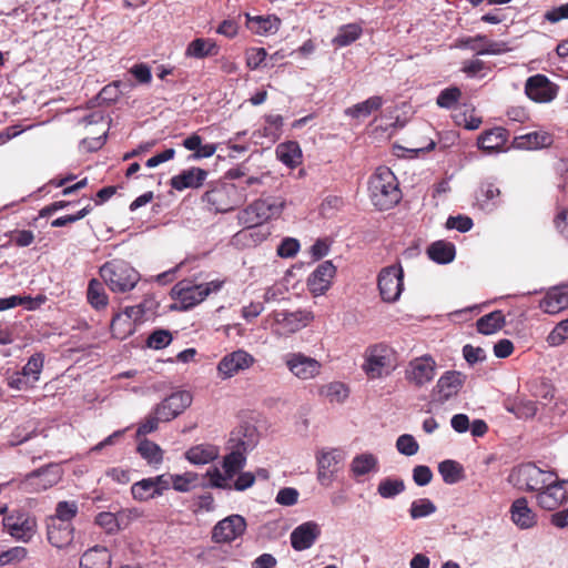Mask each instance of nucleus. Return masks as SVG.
I'll list each match as a JSON object with an SVG mask.
<instances>
[{"mask_svg":"<svg viewBox=\"0 0 568 568\" xmlns=\"http://www.w3.org/2000/svg\"><path fill=\"white\" fill-rule=\"evenodd\" d=\"M525 93L538 103H548L557 95V87L544 74H535L526 81Z\"/></svg>","mask_w":568,"mask_h":568,"instance_id":"obj_21","label":"nucleus"},{"mask_svg":"<svg viewBox=\"0 0 568 568\" xmlns=\"http://www.w3.org/2000/svg\"><path fill=\"white\" fill-rule=\"evenodd\" d=\"M41 436L45 439L43 432H38V423L34 419L26 420L18 425L9 435L8 444L10 446H19L30 439Z\"/></svg>","mask_w":568,"mask_h":568,"instance_id":"obj_29","label":"nucleus"},{"mask_svg":"<svg viewBox=\"0 0 568 568\" xmlns=\"http://www.w3.org/2000/svg\"><path fill=\"white\" fill-rule=\"evenodd\" d=\"M397 367V353L384 343L368 346L364 353L362 371L369 379L389 376Z\"/></svg>","mask_w":568,"mask_h":568,"instance_id":"obj_2","label":"nucleus"},{"mask_svg":"<svg viewBox=\"0 0 568 568\" xmlns=\"http://www.w3.org/2000/svg\"><path fill=\"white\" fill-rule=\"evenodd\" d=\"M276 156L283 164L294 169L301 163L302 151L297 142L290 141L276 146Z\"/></svg>","mask_w":568,"mask_h":568,"instance_id":"obj_35","label":"nucleus"},{"mask_svg":"<svg viewBox=\"0 0 568 568\" xmlns=\"http://www.w3.org/2000/svg\"><path fill=\"white\" fill-rule=\"evenodd\" d=\"M267 176V173H263L261 175H246L244 180L240 181L236 186L239 192L245 194L247 196V191L255 193L258 187L264 184V179Z\"/></svg>","mask_w":568,"mask_h":568,"instance_id":"obj_58","label":"nucleus"},{"mask_svg":"<svg viewBox=\"0 0 568 568\" xmlns=\"http://www.w3.org/2000/svg\"><path fill=\"white\" fill-rule=\"evenodd\" d=\"M224 282L214 280L196 284L191 280H182L172 288L173 297L180 303V308L187 311L202 303L211 293L219 292Z\"/></svg>","mask_w":568,"mask_h":568,"instance_id":"obj_7","label":"nucleus"},{"mask_svg":"<svg viewBox=\"0 0 568 568\" xmlns=\"http://www.w3.org/2000/svg\"><path fill=\"white\" fill-rule=\"evenodd\" d=\"M28 555L27 548L14 546L0 552V566H7L22 561Z\"/></svg>","mask_w":568,"mask_h":568,"instance_id":"obj_56","label":"nucleus"},{"mask_svg":"<svg viewBox=\"0 0 568 568\" xmlns=\"http://www.w3.org/2000/svg\"><path fill=\"white\" fill-rule=\"evenodd\" d=\"M567 500L568 481L558 480L557 475L555 480H550V483L537 494L538 505L546 510H554Z\"/></svg>","mask_w":568,"mask_h":568,"instance_id":"obj_18","label":"nucleus"},{"mask_svg":"<svg viewBox=\"0 0 568 568\" xmlns=\"http://www.w3.org/2000/svg\"><path fill=\"white\" fill-rule=\"evenodd\" d=\"M138 453L150 466L158 468L163 462L162 448L149 439H142L138 444Z\"/></svg>","mask_w":568,"mask_h":568,"instance_id":"obj_37","label":"nucleus"},{"mask_svg":"<svg viewBox=\"0 0 568 568\" xmlns=\"http://www.w3.org/2000/svg\"><path fill=\"white\" fill-rule=\"evenodd\" d=\"M473 225V220L466 215L449 216L446 221L447 229L457 230L462 233L468 232Z\"/></svg>","mask_w":568,"mask_h":568,"instance_id":"obj_63","label":"nucleus"},{"mask_svg":"<svg viewBox=\"0 0 568 568\" xmlns=\"http://www.w3.org/2000/svg\"><path fill=\"white\" fill-rule=\"evenodd\" d=\"M100 276L115 293L132 291L140 281L139 272L123 260H112L100 267Z\"/></svg>","mask_w":568,"mask_h":568,"instance_id":"obj_4","label":"nucleus"},{"mask_svg":"<svg viewBox=\"0 0 568 568\" xmlns=\"http://www.w3.org/2000/svg\"><path fill=\"white\" fill-rule=\"evenodd\" d=\"M368 193L373 205L379 211L394 207L402 199L397 178L387 166H378L372 174Z\"/></svg>","mask_w":568,"mask_h":568,"instance_id":"obj_1","label":"nucleus"},{"mask_svg":"<svg viewBox=\"0 0 568 568\" xmlns=\"http://www.w3.org/2000/svg\"><path fill=\"white\" fill-rule=\"evenodd\" d=\"M209 477V484L213 488H221L231 490L232 489V479L233 477H229V474L225 471L222 473L217 468L209 469L206 473Z\"/></svg>","mask_w":568,"mask_h":568,"instance_id":"obj_55","label":"nucleus"},{"mask_svg":"<svg viewBox=\"0 0 568 568\" xmlns=\"http://www.w3.org/2000/svg\"><path fill=\"white\" fill-rule=\"evenodd\" d=\"M427 255L437 264H448L455 258V245L446 241H436L427 248Z\"/></svg>","mask_w":568,"mask_h":568,"instance_id":"obj_34","label":"nucleus"},{"mask_svg":"<svg viewBox=\"0 0 568 568\" xmlns=\"http://www.w3.org/2000/svg\"><path fill=\"white\" fill-rule=\"evenodd\" d=\"M556 473L544 470L532 463L518 466L511 474L517 478V485L528 491H540L550 480L556 479Z\"/></svg>","mask_w":568,"mask_h":568,"instance_id":"obj_11","label":"nucleus"},{"mask_svg":"<svg viewBox=\"0 0 568 568\" xmlns=\"http://www.w3.org/2000/svg\"><path fill=\"white\" fill-rule=\"evenodd\" d=\"M192 404V395L187 390H180L164 398L155 408L163 422H170L182 414Z\"/></svg>","mask_w":568,"mask_h":568,"instance_id":"obj_20","label":"nucleus"},{"mask_svg":"<svg viewBox=\"0 0 568 568\" xmlns=\"http://www.w3.org/2000/svg\"><path fill=\"white\" fill-rule=\"evenodd\" d=\"M209 211L227 213L246 201V195L239 192L236 184L213 182L201 197Z\"/></svg>","mask_w":568,"mask_h":568,"instance_id":"obj_3","label":"nucleus"},{"mask_svg":"<svg viewBox=\"0 0 568 568\" xmlns=\"http://www.w3.org/2000/svg\"><path fill=\"white\" fill-rule=\"evenodd\" d=\"M44 356L41 353L33 354L22 367V374L34 384L39 381L43 369Z\"/></svg>","mask_w":568,"mask_h":568,"instance_id":"obj_49","label":"nucleus"},{"mask_svg":"<svg viewBox=\"0 0 568 568\" xmlns=\"http://www.w3.org/2000/svg\"><path fill=\"white\" fill-rule=\"evenodd\" d=\"M349 469L355 478L377 473L379 469L378 457L367 452L358 454L352 459Z\"/></svg>","mask_w":568,"mask_h":568,"instance_id":"obj_31","label":"nucleus"},{"mask_svg":"<svg viewBox=\"0 0 568 568\" xmlns=\"http://www.w3.org/2000/svg\"><path fill=\"white\" fill-rule=\"evenodd\" d=\"M438 473L444 483L448 485L457 484L464 478V467L453 459H446L439 463Z\"/></svg>","mask_w":568,"mask_h":568,"instance_id":"obj_41","label":"nucleus"},{"mask_svg":"<svg viewBox=\"0 0 568 568\" xmlns=\"http://www.w3.org/2000/svg\"><path fill=\"white\" fill-rule=\"evenodd\" d=\"M172 342V334L168 329H156L146 339L150 348L162 349Z\"/></svg>","mask_w":568,"mask_h":568,"instance_id":"obj_57","label":"nucleus"},{"mask_svg":"<svg viewBox=\"0 0 568 568\" xmlns=\"http://www.w3.org/2000/svg\"><path fill=\"white\" fill-rule=\"evenodd\" d=\"M298 490L293 487L281 488L275 497V501L282 506H293L298 500Z\"/></svg>","mask_w":568,"mask_h":568,"instance_id":"obj_64","label":"nucleus"},{"mask_svg":"<svg viewBox=\"0 0 568 568\" xmlns=\"http://www.w3.org/2000/svg\"><path fill=\"white\" fill-rule=\"evenodd\" d=\"M321 536V527L316 521H305L295 527L291 535V546L296 551L310 549Z\"/></svg>","mask_w":568,"mask_h":568,"instance_id":"obj_22","label":"nucleus"},{"mask_svg":"<svg viewBox=\"0 0 568 568\" xmlns=\"http://www.w3.org/2000/svg\"><path fill=\"white\" fill-rule=\"evenodd\" d=\"M287 371L300 381H310L320 376L323 365L316 358L302 352H290L283 355Z\"/></svg>","mask_w":568,"mask_h":568,"instance_id":"obj_10","label":"nucleus"},{"mask_svg":"<svg viewBox=\"0 0 568 568\" xmlns=\"http://www.w3.org/2000/svg\"><path fill=\"white\" fill-rule=\"evenodd\" d=\"M539 307L550 315L568 308V283L549 288L539 302Z\"/></svg>","mask_w":568,"mask_h":568,"instance_id":"obj_25","label":"nucleus"},{"mask_svg":"<svg viewBox=\"0 0 568 568\" xmlns=\"http://www.w3.org/2000/svg\"><path fill=\"white\" fill-rule=\"evenodd\" d=\"M436 510V505L429 498H419L412 501L408 513L412 519L417 520L435 514Z\"/></svg>","mask_w":568,"mask_h":568,"instance_id":"obj_46","label":"nucleus"},{"mask_svg":"<svg viewBox=\"0 0 568 568\" xmlns=\"http://www.w3.org/2000/svg\"><path fill=\"white\" fill-rule=\"evenodd\" d=\"M42 303V298L38 302L31 296L11 295L8 297L0 298V312L14 308L19 305H24L27 310H34Z\"/></svg>","mask_w":568,"mask_h":568,"instance_id":"obj_47","label":"nucleus"},{"mask_svg":"<svg viewBox=\"0 0 568 568\" xmlns=\"http://www.w3.org/2000/svg\"><path fill=\"white\" fill-rule=\"evenodd\" d=\"M548 140L549 138L545 134H540L538 132H529L527 134L517 136L515 139V143L517 148L538 149L546 145Z\"/></svg>","mask_w":568,"mask_h":568,"instance_id":"obj_52","label":"nucleus"},{"mask_svg":"<svg viewBox=\"0 0 568 568\" xmlns=\"http://www.w3.org/2000/svg\"><path fill=\"white\" fill-rule=\"evenodd\" d=\"M217 53V47L211 39L196 38L191 41L186 48L185 54L187 57L203 59L209 55Z\"/></svg>","mask_w":568,"mask_h":568,"instance_id":"obj_38","label":"nucleus"},{"mask_svg":"<svg viewBox=\"0 0 568 568\" xmlns=\"http://www.w3.org/2000/svg\"><path fill=\"white\" fill-rule=\"evenodd\" d=\"M511 520L520 529H529L537 523L535 513L526 498L516 499L510 507Z\"/></svg>","mask_w":568,"mask_h":568,"instance_id":"obj_28","label":"nucleus"},{"mask_svg":"<svg viewBox=\"0 0 568 568\" xmlns=\"http://www.w3.org/2000/svg\"><path fill=\"white\" fill-rule=\"evenodd\" d=\"M466 376L457 371L445 372L437 381L433 389V397L435 400L444 404L450 398L455 397L462 389Z\"/></svg>","mask_w":568,"mask_h":568,"instance_id":"obj_19","label":"nucleus"},{"mask_svg":"<svg viewBox=\"0 0 568 568\" xmlns=\"http://www.w3.org/2000/svg\"><path fill=\"white\" fill-rule=\"evenodd\" d=\"M209 176V172L204 169L191 166L182 170L179 174L170 179V185L175 191H184L185 189H200Z\"/></svg>","mask_w":568,"mask_h":568,"instance_id":"obj_24","label":"nucleus"},{"mask_svg":"<svg viewBox=\"0 0 568 568\" xmlns=\"http://www.w3.org/2000/svg\"><path fill=\"white\" fill-rule=\"evenodd\" d=\"M250 21L255 26V32L262 36L274 34L281 27V19L274 14L253 17Z\"/></svg>","mask_w":568,"mask_h":568,"instance_id":"obj_44","label":"nucleus"},{"mask_svg":"<svg viewBox=\"0 0 568 568\" xmlns=\"http://www.w3.org/2000/svg\"><path fill=\"white\" fill-rule=\"evenodd\" d=\"M111 555L105 547L95 546L88 549L80 559V568H110Z\"/></svg>","mask_w":568,"mask_h":568,"instance_id":"obj_30","label":"nucleus"},{"mask_svg":"<svg viewBox=\"0 0 568 568\" xmlns=\"http://www.w3.org/2000/svg\"><path fill=\"white\" fill-rule=\"evenodd\" d=\"M229 445L231 452L223 458V470L229 477H234L246 464V453L256 445L254 429L232 432Z\"/></svg>","mask_w":568,"mask_h":568,"instance_id":"obj_5","label":"nucleus"},{"mask_svg":"<svg viewBox=\"0 0 568 568\" xmlns=\"http://www.w3.org/2000/svg\"><path fill=\"white\" fill-rule=\"evenodd\" d=\"M219 456V449L214 445L201 444L185 452V458L194 465H205Z\"/></svg>","mask_w":568,"mask_h":568,"instance_id":"obj_33","label":"nucleus"},{"mask_svg":"<svg viewBox=\"0 0 568 568\" xmlns=\"http://www.w3.org/2000/svg\"><path fill=\"white\" fill-rule=\"evenodd\" d=\"M267 318L273 321L272 329L280 336H286L304 328L310 321L312 315L306 311H274Z\"/></svg>","mask_w":568,"mask_h":568,"instance_id":"obj_12","label":"nucleus"},{"mask_svg":"<svg viewBox=\"0 0 568 568\" xmlns=\"http://www.w3.org/2000/svg\"><path fill=\"white\" fill-rule=\"evenodd\" d=\"M163 422L160 415L155 413V408L141 422L136 429V436H145L155 432L159 427V423Z\"/></svg>","mask_w":568,"mask_h":568,"instance_id":"obj_60","label":"nucleus"},{"mask_svg":"<svg viewBox=\"0 0 568 568\" xmlns=\"http://www.w3.org/2000/svg\"><path fill=\"white\" fill-rule=\"evenodd\" d=\"M396 448L402 455L413 456L417 454L419 445L414 436L409 434H403L396 440Z\"/></svg>","mask_w":568,"mask_h":568,"instance_id":"obj_59","label":"nucleus"},{"mask_svg":"<svg viewBox=\"0 0 568 568\" xmlns=\"http://www.w3.org/2000/svg\"><path fill=\"white\" fill-rule=\"evenodd\" d=\"M246 530V521L241 515H231L216 523L212 540L216 544H231Z\"/></svg>","mask_w":568,"mask_h":568,"instance_id":"obj_15","label":"nucleus"},{"mask_svg":"<svg viewBox=\"0 0 568 568\" xmlns=\"http://www.w3.org/2000/svg\"><path fill=\"white\" fill-rule=\"evenodd\" d=\"M336 267L332 261L321 263L308 276L307 286L314 295H323L332 284Z\"/></svg>","mask_w":568,"mask_h":568,"instance_id":"obj_23","label":"nucleus"},{"mask_svg":"<svg viewBox=\"0 0 568 568\" xmlns=\"http://www.w3.org/2000/svg\"><path fill=\"white\" fill-rule=\"evenodd\" d=\"M480 206L483 210L493 211L499 204L500 190L493 183L483 184Z\"/></svg>","mask_w":568,"mask_h":568,"instance_id":"obj_51","label":"nucleus"},{"mask_svg":"<svg viewBox=\"0 0 568 568\" xmlns=\"http://www.w3.org/2000/svg\"><path fill=\"white\" fill-rule=\"evenodd\" d=\"M285 207V201L278 196H267L255 200L237 214L241 225L257 226L264 222L277 219Z\"/></svg>","mask_w":568,"mask_h":568,"instance_id":"obj_6","label":"nucleus"},{"mask_svg":"<svg viewBox=\"0 0 568 568\" xmlns=\"http://www.w3.org/2000/svg\"><path fill=\"white\" fill-rule=\"evenodd\" d=\"M436 375V362L430 355L416 357L408 363L406 379L417 387L430 383Z\"/></svg>","mask_w":568,"mask_h":568,"instance_id":"obj_16","label":"nucleus"},{"mask_svg":"<svg viewBox=\"0 0 568 568\" xmlns=\"http://www.w3.org/2000/svg\"><path fill=\"white\" fill-rule=\"evenodd\" d=\"M300 251V242L294 237H285L277 246V255L284 258L294 257Z\"/></svg>","mask_w":568,"mask_h":568,"instance_id":"obj_62","label":"nucleus"},{"mask_svg":"<svg viewBox=\"0 0 568 568\" xmlns=\"http://www.w3.org/2000/svg\"><path fill=\"white\" fill-rule=\"evenodd\" d=\"M110 329L113 337L124 339L133 333L134 325L122 313H116L112 317Z\"/></svg>","mask_w":568,"mask_h":568,"instance_id":"obj_45","label":"nucleus"},{"mask_svg":"<svg viewBox=\"0 0 568 568\" xmlns=\"http://www.w3.org/2000/svg\"><path fill=\"white\" fill-rule=\"evenodd\" d=\"M507 141V130L497 126L481 133L478 138L477 144L484 152L493 154L505 151Z\"/></svg>","mask_w":568,"mask_h":568,"instance_id":"obj_26","label":"nucleus"},{"mask_svg":"<svg viewBox=\"0 0 568 568\" xmlns=\"http://www.w3.org/2000/svg\"><path fill=\"white\" fill-rule=\"evenodd\" d=\"M255 358L244 349H236L224 355L217 364V373L222 379L231 378L253 366Z\"/></svg>","mask_w":568,"mask_h":568,"instance_id":"obj_14","label":"nucleus"},{"mask_svg":"<svg viewBox=\"0 0 568 568\" xmlns=\"http://www.w3.org/2000/svg\"><path fill=\"white\" fill-rule=\"evenodd\" d=\"M131 495L134 500L138 501H149L151 499L160 497L156 493L155 486L151 477L143 478L139 481H135L131 486Z\"/></svg>","mask_w":568,"mask_h":568,"instance_id":"obj_43","label":"nucleus"},{"mask_svg":"<svg viewBox=\"0 0 568 568\" xmlns=\"http://www.w3.org/2000/svg\"><path fill=\"white\" fill-rule=\"evenodd\" d=\"M462 97V91L457 87H449L440 91L437 97L436 103L439 108L452 109L457 104Z\"/></svg>","mask_w":568,"mask_h":568,"instance_id":"obj_53","label":"nucleus"},{"mask_svg":"<svg viewBox=\"0 0 568 568\" xmlns=\"http://www.w3.org/2000/svg\"><path fill=\"white\" fill-rule=\"evenodd\" d=\"M505 324V317L501 311H494L481 316L477 323V331L484 335H490L498 332Z\"/></svg>","mask_w":568,"mask_h":568,"instance_id":"obj_40","label":"nucleus"},{"mask_svg":"<svg viewBox=\"0 0 568 568\" xmlns=\"http://www.w3.org/2000/svg\"><path fill=\"white\" fill-rule=\"evenodd\" d=\"M384 104V99L381 95H373L365 101L358 102L347 109L344 114L352 119H365L372 113L381 110Z\"/></svg>","mask_w":568,"mask_h":568,"instance_id":"obj_32","label":"nucleus"},{"mask_svg":"<svg viewBox=\"0 0 568 568\" xmlns=\"http://www.w3.org/2000/svg\"><path fill=\"white\" fill-rule=\"evenodd\" d=\"M87 298L89 304L97 311L105 308L109 304V297L103 284L95 278L89 282Z\"/></svg>","mask_w":568,"mask_h":568,"instance_id":"obj_39","label":"nucleus"},{"mask_svg":"<svg viewBox=\"0 0 568 568\" xmlns=\"http://www.w3.org/2000/svg\"><path fill=\"white\" fill-rule=\"evenodd\" d=\"M48 541L55 548H63L73 539V527L71 523H57L55 519H48Z\"/></svg>","mask_w":568,"mask_h":568,"instance_id":"obj_27","label":"nucleus"},{"mask_svg":"<svg viewBox=\"0 0 568 568\" xmlns=\"http://www.w3.org/2000/svg\"><path fill=\"white\" fill-rule=\"evenodd\" d=\"M362 33L363 28L358 23L343 24L338 28L332 43L339 48L347 47L359 39Z\"/></svg>","mask_w":568,"mask_h":568,"instance_id":"obj_36","label":"nucleus"},{"mask_svg":"<svg viewBox=\"0 0 568 568\" xmlns=\"http://www.w3.org/2000/svg\"><path fill=\"white\" fill-rule=\"evenodd\" d=\"M403 270L392 265L381 271L378 275V290L382 300L387 303L397 301L403 291Z\"/></svg>","mask_w":568,"mask_h":568,"instance_id":"obj_13","label":"nucleus"},{"mask_svg":"<svg viewBox=\"0 0 568 568\" xmlns=\"http://www.w3.org/2000/svg\"><path fill=\"white\" fill-rule=\"evenodd\" d=\"M405 481L397 477H385L377 485V494L384 499H393L405 491Z\"/></svg>","mask_w":568,"mask_h":568,"instance_id":"obj_42","label":"nucleus"},{"mask_svg":"<svg viewBox=\"0 0 568 568\" xmlns=\"http://www.w3.org/2000/svg\"><path fill=\"white\" fill-rule=\"evenodd\" d=\"M63 470L59 464H49L27 474L18 484L21 491L39 494L55 486L62 479Z\"/></svg>","mask_w":568,"mask_h":568,"instance_id":"obj_9","label":"nucleus"},{"mask_svg":"<svg viewBox=\"0 0 568 568\" xmlns=\"http://www.w3.org/2000/svg\"><path fill=\"white\" fill-rule=\"evenodd\" d=\"M199 476L195 473L172 474V488L180 493H187L197 486Z\"/></svg>","mask_w":568,"mask_h":568,"instance_id":"obj_50","label":"nucleus"},{"mask_svg":"<svg viewBox=\"0 0 568 568\" xmlns=\"http://www.w3.org/2000/svg\"><path fill=\"white\" fill-rule=\"evenodd\" d=\"M79 511L78 503L72 500L59 501L55 506V514L49 519H55L57 523H71Z\"/></svg>","mask_w":568,"mask_h":568,"instance_id":"obj_48","label":"nucleus"},{"mask_svg":"<svg viewBox=\"0 0 568 568\" xmlns=\"http://www.w3.org/2000/svg\"><path fill=\"white\" fill-rule=\"evenodd\" d=\"M568 339V318L558 323L555 328L548 334L547 343L550 346H559Z\"/></svg>","mask_w":568,"mask_h":568,"instance_id":"obj_61","label":"nucleus"},{"mask_svg":"<svg viewBox=\"0 0 568 568\" xmlns=\"http://www.w3.org/2000/svg\"><path fill=\"white\" fill-rule=\"evenodd\" d=\"M2 527L16 541L28 544L38 532V520L29 510L14 508L2 517Z\"/></svg>","mask_w":568,"mask_h":568,"instance_id":"obj_8","label":"nucleus"},{"mask_svg":"<svg viewBox=\"0 0 568 568\" xmlns=\"http://www.w3.org/2000/svg\"><path fill=\"white\" fill-rule=\"evenodd\" d=\"M243 226L245 229L243 231H241L239 233V235L255 245L265 241L267 239V236L271 234L270 230L266 227H263L262 225H257V226L243 225Z\"/></svg>","mask_w":568,"mask_h":568,"instance_id":"obj_54","label":"nucleus"},{"mask_svg":"<svg viewBox=\"0 0 568 568\" xmlns=\"http://www.w3.org/2000/svg\"><path fill=\"white\" fill-rule=\"evenodd\" d=\"M345 459V453L341 448L321 449L316 454L317 479L321 484L332 481L338 470V465Z\"/></svg>","mask_w":568,"mask_h":568,"instance_id":"obj_17","label":"nucleus"}]
</instances>
